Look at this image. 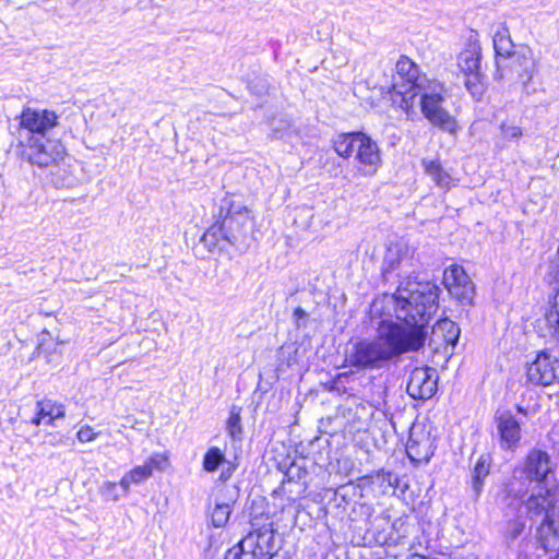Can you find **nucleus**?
Here are the masks:
<instances>
[{
  "label": "nucleus",
  "mask_w": 559,
  "mask_h": 559,
  "mask_svg": "<svg viewBox=\"0 0 559 559\" xmlns=\"http://www.w3.org/2000/svg\"><path fill=\"white\" fill-rule=\"evenodd\" d=\"M116 490L117 484L112 481H105L100 487V492L107 500H118V495L116 493Z\"/></svg>",
  "instance_id": "34"
},
{
  "label": "nucleus",
  "mask_w": 559,
  "mask_h": 559,
  "mask_svg": "<svg viewBox=\"0 0 559 559\" xmlns=\"http://www.w3.org/2000/svg\"><path fill=\"white\" fill-rule=\"evenodd\" d=\"M380 477H382L384 479V475H381V474L378 473L377 474V478H380Z\"/></svg>",
  "instance_id": "42"
},
{
  "label": "nucleus",
  "mask_w": 559,
  "mask_h": 559,
  "mask_svg": "<svg viewBox=\"0 0 559 559\" xmlns=\"http://www.w3.org/2000/svg\"><path fill=\"white\" fill-rule=\"evenodd\" d=\"M252 530L240 540L241 547L257 554L260 559H272L276 554L275 531L272 522L251 524Z\"/></svg>",
  "instance_id": "10"
},
{
  "label": "nucleus",
  "mask_w": 559,
  "mask_h": 559,
  "mask_svg": "<svg viewBox=\"0 0 559 559\" xmlns=\"http://www.w3.org/2000/svg\"><path fill=\"white\" fill-rule=\"evenodd\" d=\"M443 283L450 295L462 305H472L475 287L465 270L460 265H451L443 272Z\"/></svg>",
  "instance_id": "13"
},
{
  "label": "nucleus",
  "mask_w": 559,
  "mask_h": 559,
  "mask_svg": "<svg viewBox=\"0 0 559 559\" xmlns=\"http://www.w3.org/2000/svg\"><path fill=\"white\" fill-rule=\"evenodd\" d=\"M306 317L307 312L302 308L298 307L294 310V319L297 323L300 319H305Z\"/></svg>",
  "instance_id": "38"
},
{
  "label": "nucleus",
  "mask_w": 559,
  "mask_h": 559,
  "mask_svg": "<svg viewBox=\"0 0 559 559\" xmlns=\"http://www.w3.org/2000/svg\"><path fill=\"white\" fill-rule=\"evenodd\" d=\"M390 360L392 359L378 335L371 341L358 342L349 355L352 366L365 369L382 368Z\"/></svg>",
  "instance_id": "9"
},
{
  "label": "nucleus",
  "mask_w": 559,
  "mask_h": 559,
  "mask_svg": "<svg viewBox=\"0 0 559 559\" xmlns=\"http://www.w3.org/2000/svg\"><path fill=\"white\" fill-rule=\"evenodd\" d=\"M466 80H465V86L468 90V92L472 94L475 98H480L485 92V84H484V74L481 73L480 69L473 71L471 73H464Z\"/></svg>",
  "instance_id": "29"
},
{
  "label": "nucleus",
  "mask_w": 559,
  "mask_h": 559,
  "mask_svg": "<svg viewBox=\"0 0 559 559\" xmlns=\"http://www.w3.org/2000/svg\"><path fill=\"white\" fill-rule=\"evenodd\" d=\"M50 443H51L52 445H56V444H57L56 439H52V441H50Z\"/></svg>",
  "instance_id": "41"
},
{
  "label": "nucleus",
  "mask_w": 559,
  "mask_h": 559,
  "mask_svg": "<svg viewBox=\"0 0 559 559\" xmlns=\"http://www.w3.org/2000/svg\"><path fill=\"white\" fill-rule=\"evenodd\" d=\"M414 259L409 254L408 248L403 243L391 245L388 248L382 265V274L389 280L390 274L397 271L399 277H409L413 273Z\"/></svg>",
  "instance_id": "15"
},
{
  "label": "nucleus",
  "mask_w": 559,
  "mask_h": 559,
  "mask_svg": "<svg viewBox=\"0 0 559 559\" xmlns=\"http://www.w3.org/2000/svg\"><path fill=\"white\" fill-rule=\"evenodd\" d=\"M225 463L227 464V466L223 468L219 475V480L222 481H226L227 479H229L237 468V466L230 462L226 461Z\"/></svg>",
  "instance_id": "37"
},
{
  "label": "nucleus",
  "mask_w": 559,
  "mask_h": 559,
  "mask_svg": "<svg viewBox=\"0 0 559 559\" xmlns=\"http://www.w3.org/2000/svg\"><path fill=\"white\" fill-rule=\"evenodd\" d=\"M396 74L402 82L393 84V102L399 103L401 109L411 117L414 111L417 84L421 79H428L420 74L418 67L407 57H401L396 62Z\"/></svg>",
  "instance_id": "7"
},
{
  "label": "nucleus",
  "mask_w": 559,
  "mask_h": 559,
  "mask_svg": "<svg viewBox=\"0 0 559 559\" xmlns=\"http://www.w3.org/2000/svg\"><path fill=\"white\" fill-rule=\"evenodd\" d=\"M20 156L31 165L48 168L58 165L66 155V148L59 140L46 135L24 136L19 140Z\"/></svg>",
  "instance_id": "6"
},
{
  "label": "nucleus",
  "mask_w": 559,
  "mask_h": 559,
  "mask_svg": "<svg viewBox=\"0 0 559 559\" xmlns=\"http://www.w3.org/2000/svg\"><path fill=\"white\" fill-rule=\"evenodd\" d=\"M523 531V524L518 521L509 523L508 536L515 539Z\"/></svg>",
  "instance_id": "36"
},
{
  "label": "nucleus",
  "mask_w": 559,
  "mask_h": 559,
  "mask_svg": "<svg viewBox=\"0 0 559 559\" xmlns=\"http://www.w3.org/2000/svg\"><path fill=\"white\" fill-rule=\"evenodd\" d=\"M50 443H51L52 445H56V444H57L56 439H52V441H50Z\"/></svg>",
  "instance_id": "40"
},
{
  "label": "nucleus",
  "mask_w": 559,
  "mask_h": 559,
  "mask_svg": "<svg viewBox=\"0 0 559 559\" xmlns=\"http://www.w3.org/2000/svg\"><path fill=\"white\" fill-rule=\"evenodd\" d=\"M550 488L547 495L531 496L526 502V509L532 515L545 513V518L537 528V540L545 551L559 550V506H555L550 499Z\"/></svg>",
  "instance_id": "5"
},
{
  "label": "nucleus",
  "mask_w": 559,
  "mask_h": 559,
  "mask_svg": "<svg viewBox=\"0 0 559 559\" xmlns=\"http://www.w3.org/2000/svg\"><path fill=\"white\" fill-rule=\"evenodd\" d=\"M419 82L416 98H419L424 117L435 127L454 134L457 130V123L454 117L444 108L445 88L443 84L430 79H421Z\"/></svg>",
  "instance_id": "4"
},
{
  "label": "nucleus",
  "mask_w": 559,
  "mask_h": 559,
  "mask_svg": "<svg viewBox=\"0 0 559 559\" xmlns=\"http://www.w3.org/2000/svg\"><path fill=\"white\" fill-rule=\"evenodd\" d=\"M257 556V554L248 551L245 547H241V543L239 542L226 552L224 559H260Z\"/></svg>",
  "instance_id": "32"
},
{
  "label": "nucleus",
  "mask_w": 559,
  "mask_h": 559,
  "mask_svg": "<svg viewBox=\"0 0 559 559\" xmlns=\"http://www.w3.org/2000/svg\"><path fill=\"white\" fill-rule=\"evenodd\" d=\"M557 464L551 461L549 454L539 449H533L528 452L524 461L523 473L531 481L539 484L549 483L554 476Z\"/></svg>",
  "instance_id": "14"
},
{
  "label": "nucleus",
  "mask_w": 559,
  "mask_h": 559,
  "mask_svg": "<svg viewBox=\"0 0 559 559\" xmlns=\"http://www.w3.org/2000/svg\"><path fill=\"white\" fill-rule=\"evenodd\" d=\"M550 559H559V556H556V557H554V558H550Z\"/></svg>",
  "instance_id": "44"
},
{
  "label": "nucleus",
  "mask_w": 559,
  "mask_h": 559,
  "mask_svg": "<svg viewBox=\"0 0 559 559\" xmlns=\"http://www.w3.org/2000/svg\"><path fill=\"white\" fill-rule=\"evenodd\" d=\"M240 412L241 407L237 405H233L229 409L227 431L233 439L240 438L242 433Z\"/></svg>",
  "instance_id": "30"
},
{
  "label": "nucleus",
  "mask_w": 559,
  "mask_h": 559,
  "mask_svg": "<svg viewBox=\"0 0 559 559\" xmlns=\"http://www.w3.org/2000/svg\"><path fill=\"white\" fill-rule=\"evenodd\" d=\"M397 523H399V521H396V522H394V523H393V527H394V528L396 527Z\"/></svg>",
  "instance_id": "43"
},
{
  "label": "nucleus",
  "mask_w": 559,
  "mask_h": 559,
  "mask_svg": "<svg viewBox=\"0 0 559 559\" xmlns=\"http://www.w3.org/2000/svg\"><path fill=\"white\" fill-rule=\"evenodd\" d=\"M225 462L224 452L217 447H211L204 454L202 466L205 472L214 473Z\"/></svg>",
  "instance_id": "28"
},
{
  "label": "nucleus",
  "mask_w": 559,
  "mask_h": 559,
  "mask_svg": "<svg viewBox=\"0 0 559 559\" xmlns=\"http://www.w3.org/2000/svg\"><path fill=\"white\" fill-rule=\"evenodd\" d=\"M493 47L497 57L501 62L508 61L514 51V44L511 39L510 32L504 25H499L493 34Z\"/></svg>",
  "instance_id": "22"
},
{
  "label": "nucleus",
  "mask_w": 559,
  "mask_h": 559,
  "mask_svg": "<svg viewBox=\"0 0 559 559\" xmlns=\"http://www.w3.org/2000/svg\"><path fill=\"white\" fill-rule=\"evenodd\" d=\"M498 431L501 442L508 448L518 443L521 438V428L510 412H502L497 416Z\"/></svg>",
  "instance_id": "20"
},
{
  "label": "nucleus",
  "mask_w": 559,
  "mask_h": 559,
  "mask_svg": "<svg viewBox=\"0 0 559 559\" xmlns=\"http://www.w3.org/2000/svg\"><path fill=\"white\" fill-rule=\"evenodd\" d=\"M499 130H500V141L502 142V143L497 142L496 146L499 148L504 147V142L518 140L523 134L521 127H519L516 124L507 123V122H502L499 127Z\"/></svg>",
  "instance_id": "31"
},
{
  "label": "nucleus",
  "mask_w": 559,
  "mask_h": 559,
  "mask_svg": "<svg viewBox=\"0 0 559 559\" xmlns=\"http://www.w3.org/2000/svg\"><path fill=\"white\" fill-rule=\"evenodd\" d=\"M424 450L421 449V443L414 440L412 437L409 438L407 444H406V453L411 461L420 463V462H428L431 452L428 447V439L424 442Z\"/></svg>",
  "instance_id": "26"
},
{
  "label": "nucleus",
  "mask_w": 559,
  "mask_h": 559,
  "mask_svg": "<svg viewBox=\"0 0 559 559\" xmlns=\"http://www.w3.org/2000/svg\"><path fill=\"white\" fill-rule=\"evenodd\" d=\"M440 288L430 282L401 283L392 295L377 298L371 312L391 307L396 321L382 319L378 323L377 335L391 359L403 354L418 352L424 347L430 317L438 309Z\"/></svg>",
  "instance_id": "1"
},
{
  "label": "nucleus",
  "mask_w": 559,
  "mask_h": 559,
  "mask_svg": "<svg viewBox=\"0 0 559 559\" xmlns=\"http://www.w3.org/2000/svg\"><path fill=\"white\" fill-rule=\"evenodd\" d=\"M535 70L536 61L533 52L528 47H524L513 53L506 62L497 60V71L493 78L497 81L512 80L513 74H515V81L526 86L532 81Z\"/></svg>",
  "instance_id": "8"
},
{
  "label": "nucleus",
  "mask_w": 559,
  "mask_h": 559,
  "mask_svg": "<svg viewBox=\"0 0 559 559\" xmlns=\"http://www.w3.org/2000/svg\"><path fill=\"white\" fill-rule=\"evenodd\" d=\"M58 115L48 109L26 107L20 115V132L24 136L46 135V132L58 124Z\"/></svg>",
  "instance_id": "11"
},
{
  "label": "nucleus",
  "mask_w": 559,
  "mask_h": 559,
  "mask_svg": "<svg viewBox=\"0 0 559 559\" xmlns=\"http://www.w3.org/2000/svg\"><path fill=\"white\" fill-rule=\"evenodd\" d=\"M481 49L478 40L469 36L465 48L457 56V67L461 72L471 73L480 69Z\"/></svg>",
  "instance_id": "19"
},
{
  "label": "nucleus",
  "mask_w": 559,
  "mask_h": 559,
  "mask_svg": "<svg viewBox=\"0 0 559 559\" xmlns=\"http://www.w3.org/2000/svg\"><path fill=\"white\" fill-rule=\"evenodd\" d=\"M459 336L460 328L457 324L450 319H442L432 326L430 341L438 345L441 343L455 345Z\"/></svg>",
  "instance_id": "21"
},
{
  "label": "nucleus",
  "mask_w": 559,
  "mask_h": 559,
  "mask_svg": "<svg viewBox=\"0 0 559 559\" xmlns=\"http://www.w3.org/2000/svg\"><path fill=\"white\" fill-rule=\"evenodd\" d=\"M168 464V456L165 453H153L143 465L135 466L120 480L119 486L127 493L132 484H141L148 479L153 472L165 471Z\"/></svg>",
  "instance_id": "17"
},
{
  "label": "nucleus",
  "mask_w": 559,
  "mask_h": 559,
  "mask_svg": "<svg viewBox=\"0 0 559 559\" xmlns=\"http://www.w3.org/2000/svg\"><path fill=\"white\" fill-rule=\"evenodd\" d=\"M97 432H95L93 430L92 427L90 426H83L81 427V429L78 431L76 433V437H78V440L80 442H91V441H94L97 437Z\"/></svg>",
  "instance_id": "35"
},
{
  "label": "nucleus",
  "mask_w": 559,
  "mask_h": 559,
  "mask_svg": "<svg viewBox=\"0 0 559 559\" xmlns=\"http://www.w3.org/2000/svg\"><path fill=\"white\" fill-rule=\"evenodd\" d=\"M250 225V213L247 206L237 204L228 195L221 200L217 221L203 234L202 241L214 248L226 242L238 245L246 239Z\"/></svg>",
  "instance_id": "2"
},
{
  "label": "nucleus",
  "mask_w": 559,
  "mask_h": 559,
  "mask_svg": "<svg viewBox=\"0 0 559 559\" xmlns=\"http://www.w3.org/2000/svg\"><path fill=\"white\" fill-rule=\"evenodd\" d=\"M231 504L224 501H215L214 508L210 510L211 523L214 527H224L230 516Z\"/></svg>",
  "instance_id": "25"
},
{
  "label": "nucleus",
  "mask_w": 559,
  "mask_h": 559,
  "mask_svg": "<svg viewBox=\"0 0 559 559\" xmlns=\"http://www.w3.org/2000/svg\"><path fill=\"white\" fill-rule=\"evenodd\" d=\"M548 276L559 282V245L556 254L549 260Z\"/></svg>",
  "instance_id": "33"
},
{
  "label": "nucleus",
  "mask_w": 559,
  "mask_h": 559,
  "mask_svg": "<svg viewBox=\"0 0 559 559\" xmlns=\"http://www.w3.org/2000/svg\"><path fill=\"white\" fill-rule=\"evenodd\" d=\"M527 381L536 385H551L559 382V358L549 352H539L527 365Z\"/></svg>",
  "instance_id": "12"
},
{
  "label": "nucleus",
  "mask_w": 559,
  "mask_h": 559,
  "mask_svg": "<svg viewBox=\"0 0 559 559\" xmlns=\"http://www.w3.org/2000/svg\"><path fill=\"white\" fill-rule=\"evenodd\" d=\"M333 148L343 158L354 157L358 171L366 177L373 176L382 164L378 143L364 132L338 134Z\"/></svg>",
  "instance_id": "3"
},
{
  "label": "nucleus",
  "mask_w": 559,
  "mask_h": 559,
  "mask_svg": "<svg viewBox=\"0 0 559 559\" xmlns=\"http://www.w3.org/2000/svg\"><path fill=\"white\" fill-rule=\"evenodd\" d=\"M421 165L425 169V173L435 181L437 186L441 188H448L450 186L451 178L449 174L443 170L439 160L424 158L421 160Z\"/></svg>",
  "instance_id": "23"
},
{
  "label": "nucleus",
  "mask_w": 559,
  "mask_h": 559,
  "mask_svg": "<svg viewBox=\"0 0 559 559\" xmlns=\"http://www.w3.org/2000/svg\"><path fill=\"white\" fill-rule=\"evenodd\" d=\"M406 391L415 400L430 399L437 391L436 369L415 368L409 376Z\"/></svg>",
  "instance_id": "16"
},
{
  "label": "nucleus",
  "mask_w": 559,
  "mask_h": 559,
  "mask_svg": "<svg viewBox=\"0 0 559 559\" xmlns=\"http://www.w3.org/2000/svg\"><path fill=\"white\" fill-rule=\"evenodd\" d=\"M489 469L488 461L481 456L472 473V488L476 497L483 491L484 479L488 476Z\"/></svg>",
  "instance_id": "24"
},
{
  "label": "nucleus",
  "mask_w": 559,
  "mask_h": 559,
  "mask_svg": "<svg viewBox=\"0 0 559 559\" xmlns=\"http://www.w3.org/2000/svg\"><path fill=\"white\" fill-rule=\"evenodd\" d=\"M66 415L64 405L52 400L45 399L36 404V415L31 423L39 425H53L55 420L63 418Z\"/></svg>",
  "instance_id": "18"
},
{
  "label": "nucleus",
  "mask_w": 559,
  "mask_h": 559,
  "mask_svg": "<svg viewBox=\"0 0 559 559\" xmlns=\"http://www.w3.org/2000/svg\"><path fill=\"white\" fill-rule=\"evenodd\" d=\"M371 478H373V476H365L364 477L365 480H368V479H371Z\"/></svg>",
  "instance_id": "39"
},
{
  "label": "nucleus",
  "mask_w": 559,
  "mask_h": 559,
  "mask_svg": "<svg viewBox=\"0 0 559 559\" xmlns=\"http://www.w3.org/2000/svg\"><path fill=\"white\" fill-rule=\"evenodd\" d=\"M544 321L550 334L559 337V288L550 302L549 310L545 313Z\"/></svg>",
  "instance_id": "27"
}]
</instances>
